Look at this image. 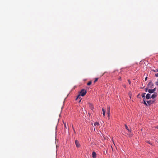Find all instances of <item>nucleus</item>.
I'll list each match as a JSON object with an SVG mask.
<instances>
[{"instance_id": "obj_1", "label": "nucleus", "mask_w": 158, "mask_h": 158, "mask_svg": "<svg viewBox=\"0 0 158 158\" xmlns=\"http://www.w3.org/2000/svg\"><path fill=\"white\" fill-rule=\"evenodd\" d=\"M87 93V91L84 89H82L81 90V92L80 93V94H81L82 96H85Z\"/></svg>"}, {"instance_id": "obj_2", "label": "nucleus", "mask_w": 158, "mask_h": 158, "mask_svg": "<svg viewBox=\"0 0 158 158\" xmlns=\"http://www.w3.org/2000/svg\"><path fill=\"white\" fill-rule=\"evenodd\" d=\"M147 86L149 88L152 89L153 88V86H154V84L152 81H150L148 83Z\"/></svg>"}, {"instance_id": "obj_3", "label": "nucleus", "mask_w": 158, "mask_h": 158, "mask_svg": "<svg viewBox=\"0 0 158 158\" xmlns=\"http://www.w3.org/2000/svg\"><path fill=\"white\" fill-rule=\"evenodd\" d=\"M154 102L155 101L153 100H150L147 101V102L148 106H150L151 104H153Z\"/></svg>"}, {"instance_id": "obj_4", "label": "nucleus", "mask_w": 158, "mask_h": 158, "mask_svg": "<svg viewBox=\"0 0 158 158\" xmlns=\"http://www.w3.org/2000/svg\"><path fill=\"white\" fill-rule=\"evenodd\" d=\"M156 90V88H155L153 89H149L148 90V92L150 94L154 93Z\"/></svg>"}, {"instance_id": "obj_5", "label": "nucleus", "mask_w": 158, "mask_h": 158, "mask_svg": "<svg viewBox=\"0 0 158 158\" xmlns=\"http://www.w3.org/2000/svg\"><path fill=\"white\" fill-rule=\"evenodd\" d=\"M75 143L76 146L77 148H78L80 146L79 142L77 140H75Z\"/></svg>"}, {"instance_id": "obj_6", "label": "nucleus", "mask_w": 158, "mask_h": 158, "mask_svg": "<svg viewBox=\"0 0 158 158\" xmlns=\"http://www.w3.org/2000/svg\"><path fill=\"white\" fill-rule=\"evenodd\" d=\"M146 98L147 99H149L151 98V94H147L146 95Z\"/></svg>"}, {"instance_id": "obj_7", "label": "nucleus", "mask_w": 158, "mask_h": 158, "mask_svg": "<svg viewBox=\"0 0 158 158\" xmlns=\"http://www.w3.org/2000/svg\"><path fill=\"white\" fill-rule=\"evenodd\" d=\"M92 157L93 158H95L96 157V153L95 152L93 151L92 153Z\"/></svg>"}, {"instance_id": "obj_8", "label": "nucleus", "mask_w": 158, "mask_h": 158, "mask_svg": "<svg viewBox=\"0 0 158 158\" xmlns=\"http://www.w3.org/2000/svg\"><path fill=\"white\" fill-rule=\"evenodd\" d=\"M89 108L92 110H93L94 108V107L93 105L92 104L90 103H89Z\"/></svg>"}, {"instance_id": "obj_9", "label": "nucleus", "mask_w": 158, "mask_h": 158, "mask_svg": "<svg viewBox=\"0 0 158 158\" xmlns=\"http://www.w3.org/2000/svg\"><path fill=\"white\" fill-rule=\"evenodd\" d=\"M107 114H108V117L109 118L110 117V108H109L108 110L107 111Z\"/></svg>"}, {"instance_id": "obj_10", "label": "nucleus", "mask_w": 158, "mask_h": 158, "mask_svg": "<svg viewBox=\"0 0 158 158\" xmlns=\"http://www.w3.org/2000/svg\"><path fill=\"white\" fill-rule=\"evenodd\" d=\"M157 95L155 94H153L151 97V98H152L153 99L155 98L156 97Z\"/></svg>"}, {"instance_id": "obj_11", "label": "nucleus", "mask_w": 158, "mask_h": 158, "mask_svg": "<svg viewBox=\"0 0 158 158\" xmlns=\"http://www.w3.org/2000/svg\"><path fill=\"white\" fill-rule=\"evenodd\" d=\"M125 127L126 128V129L129 132H131V130H129L128 128V127L125 124Z\"/></svg>"}, {"instance_id": "obj_12", "label": "nucleus", "mask_w": 158, "mask_h": 158, "mask_svg": "<svg viewBox=\"0 0 158 158\" xmlns=\"http://www.w3.org/2000/svg\"><path fill=\"white\" fill-rule=\"evenodd\" d=\"M143 103L146 106H148V104L146 102V99L145 98H144L143 99Z\"/></svg>"}, {"instance_id": "obj_13", "label": "nucleus", "mask_w": 158, "mask_h": 158, "mask_svg": "<svg viewBox=\"0 0 158 158\" xmlns=\"http://www.w3.org/2000/svg\"><path fill=\"white\" fill-rule=\"evenodd\" d=\"M151 71H153L154 72H158V69H151Z\"/></svg>"}, {"instance_id": "obj_14", "label": "nucleus", "mask_w": 158, "mask_h": 158, "mask_svg": "<svg viewBox=\"0 0 158 158\" xmlns=\"http://www.w3.org/2000/svg\"><path fill=\"white\" fill-rule=\"evenodd\" d=\"M94 126H99V123L97 122H95L94 123Z\"/></svg>"}, {"instance_id": "obj_15", "label": "nucleus", "mask_w": 158, "mask_h": 158, "mask_svg": "<svg viewBox=\"0 0 158 158\" xmlns=\"http://www.w3.org/2000/svg\"><path fill=\"white\" fill-rule=\"evenodd\" d=\"M102 110L103 112V115L104 116L105 114V110L103 108H102Z\"/></svg>"}, {"instance_id": "obj_16", "label": "nucleus", "mask_w": 158, "mask_h": 158, "mask_svg": "<svg viewBox=\"0 0 158 158\" xmlns=\"http://www.w3.org/2000/svg\"><path fill=\"white\" fill-rule=\"evenodd\" d=\"M145 94H146L145 93H143L142 94L141 96H142V98H144Z\"/></svg>"}, {"instance_id": "obj_17", "label": "nucleus", "mask_w": 158, "mask_h": 158, "mask_svg": "<svg viewBox=\"0 0 158 158\" xmlns=\"http://www.w3.org/2000/svg\"><path fill=\"white\" fill-rule=\"evenodd\" d=\"M81 94H80L79 95H78L77 96V98H76V100H77V99H78V98H79V99L80 98H81Z\"/></svg>"}, {"instance_id": "obj_18", "label": "nucleus", "mask_w": 158, "mask_h": 158, "mask_svg": "<svg viewBox=\"0 0 158 158\" xmlns=\"http://www.w3.org/2000/svg\"><path fill=\"white\" fill-rule=\"evenodd\" d=\"M149 88L148 87H147L146 88H145V91L146 92H147L148 91V89Z\"/></svg>"}, {"instance_id": "obj_19", "label": "nucleus", "mask_w": 158, "mask_h": 158, "mask_svg": "<svg viewBox=\"0 0 158 158\" xmlns=\"http://www.w3.org/2000/svg\"><path fill=\"white\" fill-rule=\"evenodd\" d=\"M91 83L92 82L91 81H89L87 83V85H89L91 84Z\"/></svg>"}, {"instance_id": "obj_20", "label": "nucleus", "mask_w": 158, "mask_h": 158, "mask_svg": "<svg viewBox=\"0 0 158 158\" xmlns=\"http://www.w3.org/2000/svg\"><path fill=\"white\" fill-rule=\"evenodd\" d=\"M155 84L156 85H158V79H157V81L155 82Z\"/></svg>"}, {"instance_id": "obj_21", "label": "nucleus", "mask_w": 158, "mask_h": 158, "mask_svg": "<svg viewBox=\"0 0 158 158\" xmlns=\"http://www.w3.org/2000/svg\"><path fill=\"white\" fill-rule=\"evenodd\" d=\"M98 78H96L94 82V83L96 81H98Z\"/></svg>"}, {"instance_id": "obj_22", "label": "nucleus", "mask_w": 158, "mask_h": 158, "mask_svg": "<svg viewBox=\"0 0 158 158\" xmlns=\"http://www.w3.org/2000/svg\"><path fill=\"white\" fill-rule=\"evenodd\" d=\"M155 76L156 77H158V73H156L155 75Z\"/></svg>"}, {"instance_id": "obj_23", "label": "nucleus", "mask_w": 158, "mask_h": 158, "mask_svg": "<svg viewBox=\"0 0 158 158\" xmlns=\"http://www.w3.org/2000/svg\"><path fill=\"white\" fill-rule=\"evenodd\" d=\"M64 127L67 128V127H66V123H65L64 124Z\"/></svg>"}, {"instance_id": "obj_24", "label": "nucleus", "mask_w": 158, "mask_h": 158, "mask_svg": "<svg viewBox=\"0 0 158 158\" xmlns=\"http://www.w3.org/2000/svg\"><path fill=\"white\" fill-rule=\"evenodd\" d=\"M148 77H146L145 78V81H146Z\"/></svg>"}, {"instance_id": "obj_25", "label": "nucleus", "mask_w": 158, "mask_h": 158, "mask_svg": "<svg viewBox=\"0 0 158 158\" xmlns=\"http://www.w3.org/2000/svg\"><path fill=\"white\" fill-rule=\"evenodd\" d=\"M72 128H73V131H75V129H74V127H73V125H72Z\"/></svg>"}, {"instance_id": "obj_26", "label": "nucleus", "mask_w": 158, "mask_h": 158, "mask_svg": "<svg viewBox=\"0 0 158 158\" xmlns=\"http://www.w3.org/2000/svg\"><path fill=\"white\" fill-rule=\"evenodd\" d=\"M128 82H129V84H130L131 82V81L130 80H128Z\"/></svg>"}, {"instance_id": "obj_27", "label": "nucleus", "mask_w": 158, "mask_h": 158, "mask_svg": "<svg viewBox=\"0 0 158 158\" xmlns=\"http://www.w3.org/2000/svg\"><path fill=\"white\" fill-rule=\"evenodd\" d=\"M139 94H138L137 95V98H139Z\"/></svg>"}, {"instance_id": "obj_28", "label": "nucleus", "mask_w": 158, "mask_h": 158, "mask_svg": "<svg viewBox=\"0 0 158 158\" xmlns=\"http://www.w3.org/2000/svg\"><path fill=\"white\" fill-rule=\"evenodd\" d=\"M147 143H149V144H151L149 142V141H147Z\"/></svg>"}, {"instance_id": "obj_29", "label": "nucleus", "mask_w": 158, "mask_h": 158, "mask_svg": "<svg viewBox=\"0 0 158 158\" xmlns=\"http://www.w3.org/2000/svg\"><path fill=\"white\" fill-rule=\"evenodd\" d=\"M123 87L125 88H126V85H123Z\"/></svg>"}, {"instance_id": "obj_30", "label": "nucleus", "mask_w": 158, "mask_h": 158, "mask_svg": "<svg viewBox=\"0 0 158 158\" xmlns=\"http://www.w3.org/2000/svg\"><path fill=\"white\" fill-rule=\"evenodd\" d=\"M121 77H120L119 78H118V79L119 80H121Z\"/></svg>"}, {"instance_id": "obj_31", "label": "nucleus", "mask_w": 158, "mask_h": 158, "mask_svg": "<svg viewBox=\"0 0 158 158\" xmlns=\"http://www.w3.org/2000/svg\"><path fill=\"white\" fill-rule=\"evenodd\" d=\"M81 99H80V101H79V102H80L81 101Z\"/></svg>"}, {"instance_id": "obj_32", "label": "nucleus", "mask_w": 158, "mask_h": 158, "mask_svg": "<svg viewBox=\"0 0 158 158\" xmlns=\"http://www.w3.org/2000/svg\"><path fill=\"white\" fill-rule=\"evenodd\" d=\"M74 133L75 134H76V132H75V130L74 131Z\"/></svg>"}, {"instance_id": "obj_33", "label": "nucleus", "mask_w": 158, "mask_h": 158, "mask_svg": "<svg viewBox=\"0 0 158 158\" xmlns=\"http://www.w3.org/2000/svg\"><path fill=\"white\" fill-rule=\"evenodd\" d=\"M88 114H89V116H90V114L89 113H88Z\"/></svg>"}, {"instance_id": "obj_34", "label": "nucleus", "mask_w": 158, "mask_h": 158, "mask_svg": "<svg viewBox=\"0 0 158 158\" xmlns=\"http://www.w3.org/2000/svg\"><path fill=\"white\" fill-rule=\"evenodd\" d=\"M144 88V87H143H143H142V88H141V89H143Z\"/></svg>"}, {"instance_id": "obj_35", "label": "nucleus", "mask_w": 158, "mask_h": 158, "mask_svg": "<svg viewBox=\"0 0 158 158\" xmlns=\"http://www.w3.org/2000/svg\"><path fill=\"white\" fill-rule=\"evenodd\" d=\"M144 88V87H143H143H142V88H141V89H143Z\"/></svg>"}, {"instance_id": "obj_36", "label": "nucleus", "mask_w": 158, "mask_h": 158, "mask_svg": "<svg viewBox=\"0 0 158 158\" xmlns=\"http://www.w3.org/2000/svg\"><path fill=\"white\" fill-rule=\"evenodd\" d=\"M157 128L158 129V127H157Z\"/></svg>"}]
</instances>
